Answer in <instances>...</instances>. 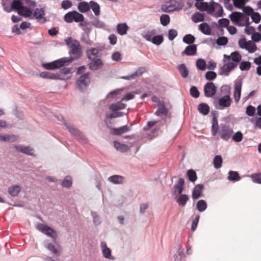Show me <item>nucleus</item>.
<instances>
[{
    "mask_svg": "<svg viewBox=\"0 0 261 261\" xmlns=\"http://www.w3.org/2000/svg\"><path fill=\"white\" fill-rule=\"evenodd\" d=\"M64 41L69 48V58H63L66 59L67 63H71L74 60L80 58L82 55V50L79 41L72 37H68L64 39Z\"/></svg>",
    "mask_w": 261,
    "mask_h": 261,
    "instance_id": "obj_1",
    "label": "nucleus"
},
{
    "mask_svg": "<svg viewBox=\"0 0 261 261\" xmlns=\"http://www.w3.org/2000/svg\"><path fill=\"white\" fill-rule=\"evenodd\" d=\"M84 20L83 15L75 11L68 12L64 16V20L67 23H71L73 21L79 22L83 21Z\"/></svg>",
    "mask_w": 261,
    "mask_h": 261,
    "instance_id": "obj_2",
    "label": "nucleus"
},
{
    "mask_svg": "<svg viewBox=\"0 0 261 261\" xmlns=\"http://www.w3.org/2000/svg\"><path fill=\"white\" fill-rule=\"evenodd\" d=\"M233 129L226 124H221L219 130L218 134L221 139L227 141L232 136Z\"/></svg>",
    "mask_w": 261,
    "mask_h": 261,
    "instance_id": "obj_3",
    "label": "nucleus"
},
{
    "mask_svg": "<svg viewBox=\"0 0 261 261\" xmlns=\"http://www.w3.org/2000/svg\"><path fill=\"white\" fill-rule=\"evenodd\" d=\"M66 59L61 58L52 62L43 64L44 68L48 70H53L63 66L67 63Z\"/></svg>",
    "mask_w": 261,
    "mask_h": 261,
    "instance_id": "obj_4",
    "label": "nucleus"
},
{
    "mask_svg": "<svg viewBox=\"0 0 261 261\" xmlns=\"http://www.w3.org/2000/svg\"><path fill=\"white\" fill-rule=\"evenodd\" d=\"M37 228L41 232L45 234L48 237H51L54 240H56L57 236L56 231L48 225L42 223H39L37 224Z\"/></svg>",
    "mask_w": 261,
    "mask_h": 261,
    "instance_id": "obj_5",
    "label": "nucleus"
},
{
    "mask_svg": "<svg viewBox=\"0 0 261 261\" xmlns=\"http://www.w3.org/2000/svg\"><path fill=\"white\" fill-rule=\"evenodd\" d=\"M90 82L89 73L87 72L82 75L77 80L76 82V85L77 88L81 91L87 87L88 83Z\"/></svg>",
    "mask_w": 261,
    "mask_h": 261,
    "instance_id": "obj_6",
    "label": "nucleus"
},
{
    "mask_svg": "<svg viewBox=\"0 0 261 261\" xmlns=\"http://www.w3.org/2000/svg\"><path fill=\"white\" fill-rule=\"evenodd\" d=\"M64 124L71 135L75 137L77 139L85 140V137L84 135L79 129L69 123L65 122Z\"/></svg>",
    "mask_w": 261,
    "mask_h": 261,
    "instance_id": "obj_7",
    "label": "nucleus"
},
{
    "mask_svg": "<svg viewBox=\"0 0 261 261\" xmlns=\"http://www.w3.org/2000/svg\"><path fill=\"white\" fill-rule=\"evenodd\" d=\"M217 92V87L211 82H207L204 86V94L206 97H212L215 95Z\"/></svg>",
    "mask_w": 261,
    "mask_h": 261,
    "instance_id": "obj_8",
    "label": "nucleus"
},
{
    "mask_svg": "<svg viewBox=\"0 0 261 261\" xmlns=\"http://www.w3.org/2000/svg\"><path fill=\"white\" fill-rule=\"evenodd\" d=\"M100 247L102 255L105 258L112 260L115 259V257L112 255L111 249L107 246V243L105 242H101Z\"/></svg>",
    "mask_w": 261,
    "mask_h": 261,
    "instance_id": "obj_9",
    "label": "nucleus"
},
{
    "mask_svg": "<svg viewBox=\"0 0 261 261\" xmlns=\"http://www.w3.org/2000/svg\"><path fill=\"white\" fill-rule=\"evenodd\" d=\"M45 10L43 8H36L33 13V16L40 23H44L47 19L45 17Z\"/></svg>",
    "mask_w": 261,
    "mask_h": 261,
    "instance_id": "obj_10",
    "label": "nucleus"
},
{
    "mask_svg": "<svg viewBox=\"0 0 261 261\" xmlns=\"http://www.w3.org/2000/svg\"><path fill=\"white\" fill-rule=\"evenodd\" d=\"M244 17V14L243 13L237 11L231 13L229 16V18L232 23L238 26H239V24H241V21H243Z\"/></svg>",
    "mask_w": 261,
    "mask_h": 261,
    "instance_id": "obj_11",
    "label": "nucleus"
},
{
    "mask_svg": "<svg viewBox=\"0 0 261 261\" xmlns=\"http://www.w3.org/2000/svg\"><path fill=\"white\" fill-rule=\"evenodd\" d=\"M231 101L232 99L229 95H225L219 99L218 108L222 110L228 108L230 106Z\"/></svg>",
    "mask_w": 261,
    "mask_h": 261,
    "instance_id": "obj_12",
    "label": "nucleus"
},
{
    "mask_svg": "<svg viewBox=\"0 0 261 261\" xmlns=\"http://www.w3.org/2000/svg\"><path fill=\"white\" fill-rule=\"evenodd\" d=\"M90 62L88 64V67L92 70H97L101 68L103 65V62L100 58L89 59Z\"/></svg>",
    "mask_w": 261,
    "mask_h": 261,
    "instance_id": "obj_13",
    "label": "nucleus"
},
{
    "mask_svg": "<svg viewBox=\"0 0 261 261\" xmlns=\"http://www.w3.org/2000/svg\"><path fill=\"white\" fill-rule=\"evenodd\" d=\"M237 66V64L228 62L224 64L220 68L219 74L220 75H228L229 72Z\"/></svg>",
    "mask_w": 261,
    "mask_h": 261,
    "instance_id": "obj_14",
    "label": "nucleus"
},
{
    "mask_svg": "<svg viewBox=\"0 0 261 261\" xmlns=\"http://www.w3.org/2000/svg\"><path fill=\"white\" fill-rule=\"evenodd\" d=\"M185 180L182 178H179L177 182L173 186V195H179L182 194L184 189Z\"/></svg>",
    "mask_w": 261,
    "mask_h": 261,
    "instance_id": "obj_15",
    "label": "nucleus"
},
{
    "mask_svg": "<svg viewBox=\"0 0 261 261\" xmlns=\"http://www.w3.org/2000/svg\"><path fill=\"white\" fill-rule=\"evenodd\" d=\"M177 2L176 1L170 0L169 2L162 6V10L166 12H172L177 10Z\"/></svg>",
    "mask_w": 261,
    "mask_h": 261,
    "instance_id": "obj_16",
    "label": "nucleus"
},
{
    "mask_svg": "<svg viewBox=\"0 0 261 261\" xmlns=\"http://www.w3.org/2000/svg\"><path fill=\"white\" fill-rule=\"evenodd\" d=\"M169 111L166 107L165 104L158 107V109L154 112V114L159 117H162L163 120L167 118Z\"/></svg>",
    "mask_w": 261,
    "mask_h": 261,
    "instance_id": "obj_17",
    "label": "nucleus"
},
{
    "mask_svg": "<svg viewBox=\"0 0 261 261\" xmlns=\"http://www.w3.org/2000/svg\"><path fill=\"white\" fill-rule=\"evenodd\" d=\"M131 126L132 125L130 126L125 125L118 128H112L111 130V134L116 136L121 135L130 130Z\"/></svg>",
    "mask_w": 261,
    "mask_h": 261,
    "instance_id": "obj_18",
    "label": "nucleus"
},
{
    "mask_svg": "<svg viewBox=\"0 0 261 261\" xmlns=\"http://www.w3.org/2000/svg\"><path fill=\"white\" fill-rule=\"evenodd\" d=\"M40 76L45 79L51 80H63V78L60 77L58 73H53L48 71H43L40 73Z\"/></svg>",
    "mask_w": 261,
    "mask_h": 261,
    "instance_id": "obj_19",
    "label": "nucleus"
},
{
    "mask_svg": "<svg viewBox=\"0 0 261 261\" xmlns=\"http://www.w3.org/2000/svg\"><path fill=\"white\" fill-rule=\"evenodd\" d=\"M14 148L18 151L22 152L23 153L26 154L27 155H30L33 156L34 154V149L29 146H25L22 145H15Z\"/></svg>",
    "mask_w": 261,
    "mask_h": 261,
    "instance_id": "obj_20",
    "label": "nucleus"
},
{
    "mask_svg": "<svg viewBox=\"0 0 261 261\" xmlns=\"http://www.w3.org/2000/svg\"><path fill=\"white\" fill-rule=\"evenodd\" d=\"M197 52V45L190 44L188 45L185 49L181 53L182 55L187 56H194L196 54Z\"/></svg>",
    "mask_w": 261,
    "mask_h": 261,
    "instance_id": "obj_21",
    "label": "nucleus"
},
{
    "mask_svg": "<svg viewBox=\"0 0 261 261\" xmlns=\"http://www.w3.org/2000/svg\"><path fill=\"white\" fill-rule=\"evenodd\" d=\"M44 246L56 256H59L60 255V252L58 250V247H59V245L55 246L52 243L45 241Z\"/></svg>",
    "mask_w": 261,
    "mask_h": 261,
    "instance_id": "obj_22",
    "label": "nucleus"
},
{
    "mask_svg": "<svg viewBox=\"0 0 261 261\" xmlns=\"http://www.w3.org/2000/svg\"><path fill=\"white\" fill-rule=\"evenodd\" d=\"M242 83L241 81L237 82L234 85V98L236 102H238L241 97Z\"/></svg>",
    "mask_w": 261,
    "mask_h": 261,
    "instance_id": "obj_23",
    "label": "nucleus"
},
{
    "mask_svg": "<svg viewBox=\"0 0 261 261\" xmlns=\"http://www.w3.org/2000/svg\"><path fill=\"white\" fill-rule=\"evenodd\" d=\"M156 34V31L155 29L144 30L141 34L142 37L148 41H151L152 37Z\"/></svg>",
    "mask_w": 261,
    "mask_h": 261,
    "instance_id": "obj_24",
    "label": "nucleus"
},
{
    "mask_svg": "<svg viewBox=\"0 0 261 261\" xmlns=\"http://www.w3.org/2000/svg\"><path fill=\"white\" fill-rule=\"evenodd\" d=\"M203 188L202 184H198L195 186L193 190L192 193V198L197 199L201 196V192Z\"/></svg>",
    "mask_w": 261,
    "mask_h": 261,
    "instance_id": "obj_25",
    "label": "nucleus"
},
{
    "mask_svg": "<svg viewBox=\"0 0 261 261\" xmlns=\"http://www.w3.org/2000/svg\"><path fill=\"white\" fill-rule=\"evenodd\" d=\"M189 200V197L186 194H181L176 197L177 204L181 206H185Z\"/></svg>",
    "mask_w": 261,
    "mask_h": 261,
    "instance_id": "obj_26",
    "label": "nucleus"
},
{
    "mask_svg": "<svg viewBox=\"0 0 261 261\" xmlns=\"http://www.w3.org/2000/svg\"><path fill=\"white\" fill-rule=\"evenodd\" d=\"M18 139V137L15 135H0V141L14 142Z\"/></svg>",
    "mask_w": 261,
    "mask_h": 261,
    "instance_id": "obj_27",
    "label": "nucleus"
},
{
    "mask_svg": "<svg viewBox=\"0 0 261 261\" xmlns=\"http://www.w3.org/2000/svg\"><path fill=\"white\" fill-rule=\"evenodd\" d=\"M199 30L204 34L210 35L212 33L210 26L206 23L203 22L199 25Z\"/></svg>",
    "mask_w": 261,
    "mask_h": 261,
    "instance_id": "obj_28",
    "label": "nucleus"
},
{
    "mask_svg": "<svg viewBox=\"0 0 261 261\" xmlns=\"http://www.w3.org/2000/svg\"><path fill=\"white\" fill-rule=\"evenodd\" d=\"M124 177L121 175H115L108 178V180L114 184H121L123 183Z\"/></svg>",
    "mask_w": 261,
    "mask_h": 261,
    "instance_id": "obj_29",
    "label": "nucleus"
},
{
    "mask_svg": "<svg viewBox=\"0 0 261 261\" xmlns=\"http://www.w3.org/2000/svg\"><path fill=\"white\" fill-rule=\"evenodd\" d=\"M126 107V104L121 101H118L116 103H112L109 106V109L113 112L124 109Z\"/></svg>",
    "mask_w": 261,
    "mask_h": 261,
    "instance_id": "obj_30",
    "label": "nucleus"
},
{
    "mask_svg": "<svg viewBox=\"0 0 261 261\" xmlns=\"http://www.w3.org/2000/svg\"><path fill=\"white\" fill-rule=\"evenodd\" d=\"M20 190L21 188L19 185H12L9 188L8 192L11 196L16 197L18 195Z\"/></svg>",
    "mask_w": 261,
    "mask_h": 261,
    "instance_id": "obj_31",
    "label": "nucleus"
},
{
    "mask_svg": "<svg viewBox=\"0 0 261 261\" xmlns=\"http://www.w3.org/2000/svg\"><path fill=\"white\" fill-rule=\"evenodd\" d=\"M114 145L117 150L121 152H127L129 148L127 145L121 144L117 141H114Z\"/></svg>",
    "mask_w": 261,
    "mask_h": 261,
    "instance_id": "obj_32",
    "label": "nucleus"
},
{
    "mask_svg": "<svg viewBox=\"0 0 261 261\" xmlns=\"http://www.w3.org/2000/svg\"><path fill=\"white\" fill-rule=\"evenodd\" d=\"M17 12L20 15L25 17H30L32 14V12L31 9L24 5L21 7Z\"/></svg>",
    "mask_w": 261,
    "mask_h": 261,
    "instance_id": "obj_33",
    "label": "nucleus"
},
{
    "mask_svg": "<svg viewBox=\"0 0 261 261\" xmlns=\"http://www.w3.org/2000/svg\"><path fill=\"white\" fill-rule=\"evenodd\" d=\"M128 29V27L125 23H119L117 25V31L120 35H125Z\"/></svg>",
    "mask_w": 261,
    "mask_h": 261,
    "instance_id": "obj_34",
    "label": "nucleus"
},
{
    "mask_svg": "<svg viewBox=\"0 0 261 261\" xmlns=\"http://www.w3.org/2000/svg\"><path fill=\"white\" fill-rule=\"evenodd\" d=\"M219 125L217 120V118L216 117H214L212 119V125L211 128V133L213 136H215L216 134L219 132Z\"/></svg>",
    "mask_w": 261,
    "mask_h": 261,
    "instance_id": "obj_35",
    "label": "nucleus"
},
{
    "mask_svg": "<svg viewBox=\"0 0 261 261\" xmlns=\"http://www.w3.org/2000/svg\"><path fill=\"white\" fill-rule=\"evenodd\" d=\"M23 5V3L21 0H13L11 3V11L15 10L18 12Z\"/></svg>",
    "mask_w": 261,
    "mask_h": 261,
    "instance_id": "obj_36",
    "label": "nucleus"
},
{
    "mask_svg": "<svg viewBox=\"0 0 261 261\" xmlns=\"http://www.w3.org/2000/svg\"><path fill=\"white\" fill-rule=\"evenodd\" d=\"M89 4L90 9L91 8L92 9L95 16H98L100 12V6L98 4L92 1H90Z\"/></svg>",
    "mask_w": 261,
    "mask_h": 261,
    "instance_id": "obj_37",
    "label": "nucleus"
},
{
    "mask_svg": "<svg viewBox=\"0 0 261 261\" xmlns=\"http://www.w3.org/2000/svg\"><path fill=\"white\" fill-rule=\"evenodd\" d=\"M198 110L200 113L206 115L210 112V107L206 103H201L198 106Z\"/></svg>",
    "mask_w": 261,
    "mask_h": 261,
    "instance_id": "obj_38",
    "label": "nucleus"
},
{
    "mask_svg": "<svg viewBox=\"0 0 261 261\" xmlns=\"http://www.w3.org/2000/svg\"><path fill=\"white\" fill-rule=\"evenodd\" d=\"M227 178L230 181H237L241 179V177L237 171H229Z\"/></svg>",
    "mask_w": 261,
    "mask_h": 261,
    "instance_id": "obj_39",
    "label": "nucleus"
},
{
    "mask_svg": "<svg viewBox=\"0 0 261 261\" xmlns=\"http://www.w3.org/2000/svg\"><path fill=\"white\" fill-rule=\"evenodd\" d=\"M211 3L214 4L216 9L217 8H218V10L213 14V15L216 17L223 16L224 13L222 6L219 3H216L213 1L211 2Z\"/></svg>",
    "mask_w": 261,
    "mask_h": 261,
    "instance_id": "obj_40",
    "label": "nucleus"
},
{
    "mask_svg": "<svg viewBox=\"0 0 261 261\" xmlns=\"http://www.w3.org/2000/svg\"><path fill=\"white\" fill-rule=\"evenodd\" d=\"M78 9L81 13H85L90 10V4L86 2H82L79 3Z\"/></svg>",
    "mask_w": 261,
    "mask_h": 261,
    "instance_id": "obj_41",
    "label": "nucleus"
},
{
    "mask_svg": "<svg viewBox=\"0 0 261 261\" xmlns=\"http://www.w3.org/2000/svg\"><path fill=\"white\" fill-rule=\"evenodd\" d=\"M177 69L182 77L186 78L188 76L189 70L185 64H180L178 66Z\"/></svg>",
    "mask_w": 261,
    "mask_h": 261,
    "instance_id": "obj_42",
    "label": "nucleus"
},
{
    "mask_svg": "<svg viewBox=\"0 0 261 261\" xmlns=\"http://www.w3.org/2000/svg\"><path fill=\"white\" fill-rule=\"evenodd\" d=\"M88 59L96 58L98 54V50L96 48H91L86 51Z\"/></svg>",
    "mask_w": 261,
    "mask_h": 261,
    "instance_id": "obj_43",
    "label": "nucleus"
},
{
    "mask_svg": "<svg viewBox=\"0 0 261 261\" xmlns=\"http://www.w3.org/2000/svg\"><path fill=\"white\" fill-rule=\"evenodd\" d=\"M192 20L195 23L203 21L204 20V15L199 12L195 13L192 17Z\"/></svg>",
    "mask_w": 261,
    "mask_h": 261,
    "instance_id": "obj_44",
    "label": "nucleus"
},
{
    "mask_svg": "<svg viewBox=\"0 0 261 261\" xmlns=\"http://www.w3.org/2000/svg\"><path fill=\"white\" fill-rule=\"evenodd\" d=\"M196 208L200 212L204 211L207 208V203L206 201L203 199L199 200L197 202Z\"/></svg>",
    "mask_w": 261,
    "mask_h": 261,
    "instance_id": "obj_45",
    "label": "nucleus"
},
{
    "mask_svg": "<svg viewBox=\"0 0 261 261\" xmlns=\"http://www.w3.org/2000/svg\"><path fill=\"white\" fill-rule=\"evenodd\" d=\"M222 163V158L221 155H216L213 160L214 166L216 169H219L221 167Z\"/></svg>",
    "mask_w": 261,
    "mask_h": 261,
    "instance_id": "obj_46",
    "label": "nucleus"
},
{
    "mask_svg": "<svg viewBox=\"0 0 261 261\" xmlns=\"http://www.w3.org/2000/svg\"><path fill=\"white\" fill-rule=\"evenodd\" d=\"M197 68L200 70H205L206 68V63L204 59H198L196 62Z\"/></svg>",
    "mask_w": 261,
    "mask_h": 261,
    "instance_id": "obj_47",
    "label": "nucleus"
},
{
    "mask_svg": "<svg viewBox=\"0 0 261 261\" xmlns=\"http://www.w3.org/2000/svg\"><path fill=\"white\" fill-rule=\"evenodd\" d=\"M231 59L233 61L232 63H234L237 64V63L241 61L242 57L238 51H235L231 53Z\"/></svg>",
    "mask_w": 261,
    "mask_h": 261,
    "instance_id": "obj_48",
    "label": "nucleus"
},
{
    "mask_svg": "<svg viewBox=\"0 0 261 261\" xmlns=\"http://www.w3.org/2000/svg\"><path fill=\"white\" fill-rule=\"evenodd\" d=\"M164 41L163 36L162 35H154L152 39H151V42L156 45H159L162 43Z\"/></svg>",
    "mask_w": 261,
    "mask_h": 261,
    "instance_id": "obj_49",
    "label": "nucleus"
},
{
    "mask_svg": "<svg viewBox=\"0 0 261 261\" xmlns=\"http://www.w3.org/2000/svg\"><path fill=\"white\" fill-rule=\"evenodd\" d=\"M184 255V249L182 248L180 245L178 246V250L177 254L174 255V259L175 261H180L182 255Z\"/></svg>",
    "mask_w": 261,
    "mask_h": 261,
    "instance_id": "obj_50",
    "label": "nucleus"
},
{
    "mask_svg": "<svg viewBox=\"0 0 261 261\" xmlns=\"http://www.w3.org/2000/svg\"><path fill=\"white\" fill-rule=\"evenodd\" d=\"M182 41L186 44H191L195 42V38L191 34H188L183 37Z\"/></svg>",
    "mask_w": 261,
    "mask_h": 261,
    "instance_id": "obj_51",
    "label": "nucleus"
},
{
    "mask_svg": "<svg viewBox=\"0 0 261 261\" xmlns=\"http://www.w3.org/2000/svg\"><path fill=\"white\" fill-rule=\"evenodd\" d=\"M88 24H91L96 28H102L105 27V23L100 21L98 19H94L87 23Z\"/></svg>",
    "mask_w": 261,
    "mask_h": 261,
    "instance_id": "obj_52",
    "label": "nucleus"
},
{
    "mask_svg": "<svg viewBox=\"0 0 261 261\" xmlns=\"http://www.w3.org/2000/svg\"><path fill=\"white\" fill-rule=\"evenodd\" d=\"M187 176L189 180L191 182H195L197 178V174L195 171L192 169H190L187 171Z\"/></svg>",
    "mask_w": 261,
    "mask_h": 261,
    "instance_id": "obj_53",
    "label": "nucleus"
},
{
    "mask_svg": "<svg viewBox=\"0 0 261 261\" xmlns=\"http://www.w3.org/2000/svg\"><path fill=\"white\" fill-rule=\"evenodd\" d=\"M245 49H246L249 53H253L257 50V46L256 44L251 41H248L247 48Z\"/></svg>",
    "mask_w": 261,
    "mask_h": 261,
    "instance_id": "obj_54",
    "label": "nucleus"
},
{
    "mask_svg": "<svg viewBox=\"0 0 261 261\" xmlns=\"http://www.w3.org/2000/svg\"><path fill=\"white\" fill-rule=\"evenodd\" d=\"M251 63L249 61H243L240 64V69L241 71L249 70L251 68Z\"/></svg>",
    "mask_w": 261,
    "mask_h": 261,
    "instance_id": "obj_55",
    "label": "nucleus"
},
{
    "mask_svg": "<svg viewBox=\"0 0 261 261\" xmlns=\"http://www.w3.org/2000/svg\"><path fill=\"white\" fill-rule=\"evenodd\" d=\"M232 139L236 142H240L243 140V135L241 132L238 131L233 135H232Z\"/></svg>",
    "mask_w": 261,
    "mask_h": 261,
    "instance_id": "obj_56",
    "label": "nucleus"
},
{
    "mask_svg": "<svg viewBox=\"0 0 261 261\" xmlns=\"http://www.w3.org/2000/svg\"><path fill=\"white\" fill-rule=\"evenodd\" d=\"M170 17L167 14H163L160 16L161 23L163 26L167 25L170 22Z\"/></svg>",
    "mask_w": 261,
    "mask_h": 261,
    "instance_id": "obj_57",
    "label": "nucleus"
},
{
    "mask_svg": "<svg viewBox=\"0 0 261 261\" xmlns=\"http://www.w3.org/2000/svg\"><path fill=\"white\" fill-rule=\"evenodd\" d=\"M62 185L65 188H70L72 185L71 177L69 176H66L62 181Z\"/></svg>",
    "mask_w": 261,
    "mask_h": 261,
    "instance_id": "obj_58",
    "label": "nucleus"
},
{
    "mask_svg": "<svg viewBox=\"0 0 261 261\" xmlns=\"http://www.w3.org/2000/svg\"><path fill=\"white\" fill-rule=\"evenodd\" d=\"M233 6L239 9H241L247 2L248 0H232Z\"/></svg>",
    "mask_w": 261,
    "mask_h": 261,
    "instance_id": "obj_59",
    "label": "nucleus"
},
{
    "mask_svg": "<svg viewBox=\"0 0 261 261\" xmlns=\"http://www.w3.org/2000/svg\"><path fill=\"white\" fill-rule=\"evenodd\" d=\"M120 93V90L119 89H115L110 92H109L107 96V99H109L110 98L112 99H116L117 98V96Z\"/></svg>",
    "mask_w": 261,
    "mask_h": 261,
    "instance_id": "obj_60",
    "label": "nucleus"
},
{
    "mask_svg": "<svg viewBox=\"0 0 261 261\" xmlns=\"http://www.w3.org/2000/svg\"><path fill=\"white\" fill-rule=\"evenodd\" d=\"M250 177L253 182L261 184V173L252 174Z\"/></svg>",
    "mask_w": 261,
    "mask_h": 261,
    "instance_id": "obj_61",
    "label": "nucleus"
},
{
    "mask_svg": "<svg viewBox=\"0 0 261 261\" xmlns=\"http://www.w3.org/2000/svg\"><path fill=\"white\" fill-rule=\"evenodd\" d=\"M217 77V74L213 71H209L206 72L205 77L207 80L212 81L215 79Z\"/></svg>",
    "mask_w": 261,
    "mask_h": 261,
    "instance_id": "obj_62",
    "label": "nucleus"
},
{
    "mask_svg": "<svg viewBox=\"0 0 261 261\" xmlns=\"http://www.w3.org/2000/svg\"><path fill=\"white\" fill-rule=\"evenodd\" d=\"M256 109L254 107L249 105L246 109V113L248 116H253L255 113Z\"/></svg>",
    "mask_w": 261,
    "mask_h": 261,
    "instance_id": "obj_63",
    "label": "nucleus"
},
{
    "mask_svg": "<svg viewBox=\"0 0 261 261\" xmlns=\"http://www.w3.org/2000/svg\"><path fill=\"white\" fill-rule=\"evenodd\" d=\"M251 19H252V20L255 23H258L261 20V16L257 12H253L252 13V14L251 15Z\"/></svg>",
    "mask_w": 261,
    "mask_h": 261,
    "instance_id": "obj_64",
    "label": "nucleus"
}]
</instances>
